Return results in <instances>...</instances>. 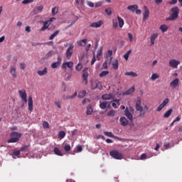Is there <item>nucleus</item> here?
Returning a JSON list of instances; mask_svg holds the SVG:
<instances>
[{"mask_svg":"<svg viewBox=\"0 0 182 182\" xmlns=\"http://www.w3.org/2000/svg\"><path fill=\"white\" fill-rule=\"evenodd\" d=\"M136 110H137V112H139V116H144V114H146V112L149 110V107H147V105H145L144 107L143 110V107H141V100H138L136 102Z\"/></svg>","mask_w":182,"mask_h":182,"instance_id":"obj_1","label":"nucleus"},{"mask_svg":"<svg viewBox=\"0 0 182 182\" xmlns=\"http://www.w3.org/2000/svg\"><path fill=\"white\" fill-rule=\"evenodd\" d=\"M171 16L166 18V21H176L177 18H178V14H180V9L178 7L175 6L171 9Z\"/></svg>","mask_w":182,"mask_h":182,"instance_id":"obj_2","label":"nucleus"},{"mask_svg":"<svg viewBox=\"0 0 182 182\" xmlns=\"http://www.w3.org/2000/svg\"><path fill=\"white\" fill-rule=\"evenodd\" d=\"M11 138L7 141V143H16L19 141V139L22 137V134H19L16 132H13L10 134Z\"/></svg>","mask_w":182,"mask_h":182,"instance_id":"obj_3","label":"nucleus"},{"mask_svg":"<svg viewBox=\"0 0 182 182\" xmlns=\"http://www.w3.org/2000/svg\"><path fill=\"white\" fill-rule=\"evenodd\" d=\"M109 155L113 159H115V160H122V159L124 157L123 154L120 153L117 150H112V151H109Z\"/></svg>","mask_w":182,"mask_h":182,"instance_id":"obj_4","label":"nucleus"},{"mask_svg":"<svg viewBox=\"0 0 182 182\" xmlns=\"http://www.w3.org/2000/svg\"><path fill=\"white\" fill-rule=\"evenodd\" d=\"M133 112H134V109L133 107H130L129 108H126L124 111V114L130 120L131 122H133Z\"/></svg>","mask_w":182,"mask_h":182,"instance_id":"obj_5","label":"nucleus"},{"mask_svg":"<svg viewBox=\"0 0 182 182\" xmlns=\"http://www.w3.org/2000/svg\"><path fill=\"white\" fill-rule=\"evenodd\" d=\"M75 46L73 44H70L69 47L68 48L65 52V56L67 59H70L72 58V55H73V49Z\"/></svg>","mask_w":182,"mask_h":182,"instance_id":"obj_6","label":"nucleus"},{"mask_svg":"<svg viewBox=\"0 0 182 182\" xmlns=\"http://www.w3.org/2000/svg\"><path fill=\"white\" fill-rule=\"evenodd\" d=\"M9 72H10V75H11L14 79H16V77H18V73H16V66L11 65Z\"/></svg>","mask_w":182,"mask_h":182,"instance_id":"obj_7","label":"nucleus"},{"mask_svg":"<svg viewBox=\"0 0 182 182\" xmlns=\"http://www.w3.org/2000/svg\"><path fill=\"white\" fill-rule=\"evenodd\" d=\"M18 93H19V96H20L21 99L23 100V102L26 103L28 102V100L26 99V97H27L26 91L25 90H20L18 91Z\"/></svg>","mask_w":182,"mask_h":182,"instance_id":"obj_8","label":"nucleus"},{"mask_svg":"<svg viewBox=\"0 0 182 182\" xmlns=\"http://www.w3.org/2000/svg\"><path fill=\"white\" fill-rule=\"evenodd\" d=\"M178 65H180V61L172 59L169 60V66L170 68H173L174 69H177Z\"/></svg>","mask_w":182,"mask_h":182,"instance_id":"obj_9","label":"nucleus"},{"mask_svg":"<svg viewBox=\"0 0 182 182\" xmlns=\"http://www.w3.org/2000/svg\"><path fill=\"white\" fill-rule=\"evenodd\" d=\"M101 98L102 100H113V99H114V95L113 93L104 94L102 95Z\"/></svg>","mask_w":182,"mask_h":182,"instance_id":"obj_10","label":"nucleus"},{"mask_svg":"<svg viewBox=\"0 0 182 182\" xmlns=\"http://www.w3.org/2000/svg\"><path fill=\"white\" fill-rule=\"evenodd\" d=\"M87 70H89V68H85L82 73V79L85 82V85H87V77H89V73H87Z\"/></svg>","mask_w":182,"mask_h":182,"instance_id":"obj_11","label":"nucleus"},{"mask_svg":"<svg viewBox=\"0 0 182 182\" xmlns=\"http://www.w3.org/2000/svg\"><path fill=\"white\" fill-rule=\"evenodd\" d=\"M143 9L144 11V13L143 14V19L144 21H146L149 16H150V11L149 10V8H147L146 6H144Z\"/></svg>","mask_w":182,"mask_h":182,"instance_id":"obj_12","label":"nucleus"},{"mask_svg":"<svg viewBox=\"0 0 182 182\" xmlns=\"http://www.w3.org/2000/svg\"><path fill=\"white\" fill-rule=\"evenodd\" d=\"M61 63H62V58L60 57H58L57 62L52 63L51 68L53 69H56L57 68H59V66H60Z\"/></svg>","mask_w":182,"mask_h":182,"instance_id":"obj_13","label":"nucleus"},{"mask_svg":"<svg viewBox=\"0 0 182 182\" xmlns=\"http://www.w3.org/2000/svg\"><path fill=\"white\" fill-rule=\"evenodd\" d=\"M110 60H111V65H112L113 69H114L115 70L119 69V60H117V59L113 60V58H111Z\"/></svg>","mask_w":182,"mask_h":182,"instance_id":"obj_14","label":"nucleus"},{"mask_svg":"<svg viewBox=\"0 0 182 182\" xmlns=\"http://www.w3.org/2000/svg\"><path fill=\"white\" fill-rule=\"evenodd\" d=\"M180 82V80L178 78H176L172 82H170V87L173 89H176L178 86V82Z\"/></svg>","mask_w":182,"mask_h":182,"instance_id":"obj_15","label":"nucleus"},{"mask_svg":"<svg viewBox=\"0 0 182 182\" xmlns=\"http://www.w3.org/2000/svg\"><path fill=\"white\" fill-rule=\"evenodd\" d=\"M103 25V21L102 20H100L95 23H92L90 24V28H100Z\"/></svg>","mask_w":182,"mask_h":182,"instance_id":"obj_16","label":"nucleus"},{"mask_svg":"<svg viewBox=\"0 0 182 182\" xmlns=\"http://www.w3.org/2000/svg\"><path fill=\"white\" fill-rule=\"evenodd\" d=\"M42 11H43V5H40L33 9V12H34L35 15H38V14H41V12H42Z\"/></svg>","mask_w":182,"mask_h":182,"instance_id":"obj_17","label":"nucleus"},{"mask_svg":"<svg viewBox=\"0 0 182 182\" xmlns=\"http://www.w3.org/2000/svg\"><path fill=\"white\" fill-rule=\"evenodd\" d=\"M159 37V33H155L151 36V46L154 45V42H156V39Z\"/></svg>","mask_w":182,"mask_h":182,"instance_id":"obj_18","label":"nucleus"},{"mask_svg":"<svg viewBox=\"0 0 182 182\" xmlns=\"http://www.w3.org/2000/svg\"><path fill=\"white\" fill-rule=\"evenodd\" d=\"M120 122V124L122 126L126 127L127 126V124H129V121L127 120V119L124 117H122L119 119Z\"/></svg>","mask_w":182,"mask_h":182,"instance_id":"obj_19","label":"nucleus"},{"mask_svg":"<svg viewBox=\"0 0 182 182\" xmlns=\"http://www.w3.org/2000/svg\"><path fill=\"white\" fill-rule=\"evenodd\" d=\"M28 110L29 112H32V110H33V100L31 96L28 97Z\"/></svg>","mask_w":182,"mask_h":182,"instance_id":"obj_20","label":"nucleus"},{"mask_svg":"<svg viewBox=\"0 0 182 182\" xmlns=\"http://www.w3.org/2000/svg\"><path fill=\"white\" fill-rule=\"evenodd\" d=\"M61 68L62 69H66V68H73V62L63 63Z\"/></svg>","mask_w":182,"mask_h":182,"instance_id":"obj_21","label":"nucleus"},{"mask_svg":"<svg viewBox=\"0 0 182 182\" xmlns=\"http://www.w3.org/2000/svg\"><path fill=\"white\" fill-rule=\"evenodd\" d=\"M134 87H132L129 88L128 90L125 91L124 92L122 93L123 96H129V95H132V93L134 92Z\"/></svg>","mask_w":182,"mask_h":182,"instance_id":"obj_22","label":"nucleus"},{"mask_svg":"<svg viewBox=\"0 0 182 182\" xmlns=\"http://www.w3.org/2000/svg\"><path fill=\"white\" fill-rule=\"evenodd\" d=\"M127 9L131 11V12H136V10L139 9V6L136 4L131 5L127 7Z\"/></svg>","mask_w":182,"mask_h":182,"instance_id":"obj_23","label":"nucleus"},{"mask_svg":"<svg viewBox=\"0 0 182 182\" xmlns=\"http://www.w3.org/2000/svg\"><path fill=\"white\" fill-rule=\"evenodd\" d=\"M53 152L56 156H60V157H62L63 156L62 151H60V149H59V148H58V147L54 148Z\"/></svg>","mask_w":182,"mask_h":182,"instance_id":"obj_24","label":"nucleus"},{"mask_svg":"<svg viewBox=\"0 0 182 182\" xmlns=\"http://www.w3.org/2000/svg\"><path fill=\"white\" fill-rule=\"evenodd\" d=\"M87 42V38H85V39L78 41L77 43L78 46H86Z\"/></svg>","mask_w":182,"mask_h":182,"instance_id":"obj_25","label":"nucleus"},{"mask_svg":"<svg viewBox=\"0 0 182 182\" xmlns=\"http://www.w3.org/2000/svg\"><path fill=\"white\" fill-rule=\"evenodd\" d=\"M159 29L161 31L162 33H164V32H167V31H168V26L166 24H162L160 26Z\"/></svg>","mask_w":182,"mask_h":182,"instance_id":"obj_26","label":"nucleus"},{"mask_svg":"<svg viewBox=\"0 0 182 182\" xmlns=\"http://www.w3.org/2000/svg\"><path fill=\"white\" fill-rule=\"evenodd\" d=\"M117 21L119 28H123V26L124 25V20H123L122 17L117 16Z\"/></svg>","mask_w":182,"mask_h":182,"instance_id":"obj_27","label":"nucleus"},{"mask_svg":"<svg viewBox=\"0 0 182 182\" xmlns=\"http://www.w3.org/2000/svg\"><path fill=\"white\" fill-rule=\"evenodd\" d=\"M38 75H39V76H45V75H46V73H48V68H44V69L43 70H38L37 72Z\"/></svg>","mask_w":182,"mask_h":182,"instance_id":"obj_28","label":"nucleus"},{"mask_svg":"<svg viewBox=\"0 0 182 182\" xmlns=\"http://www.w3.org/2000/svg\"><path fill=\"white\" fill-rule=\"evenodd\" d=\"M92 113H93V108L92 107V105H89L87 107V111H86V114L87 116L92 114Z\"/></svg>","mask_w":182,"mask_h":182,"instance_id":"obj_29","label":"nucleus"},{"mask_svg":"<svg viewBox=\"0 0 182 182\" xmlns=\"http://www.w3.org/2000/svg\"><path fill=\"white\" fill-rule=\"evenodd\" d=\"M43 27L41 28V31H46L49 28V25H50L48 21L43 22Z\"/></svg>","mask_w":182,"mask_h":182,"instance_id":"obj_30","label":"nucleus"},{"mask_svg":"<svg viewBox=\"0 0 182 182\" xmlns=\"http://www.w3.org/2000/svg\"><path fill=\"white\" fill-rule=\"evenodd\" d=\"M86 95H87L86 90L80 91L78 93V97L80 99H83V97H85Z\"/></svg>","mask_w":182,"mask_h":182,"instance_id":"obj_31","label":"nucleus"},{"mask_svg":"<svg viewBox=\"0 0 182 182\" xmlns=\"http://www.w3.org/2000/svg\"><path fill=\"white\" fill-rule=\"evenodd\" d=\"M115 114L116 112L114 109H112L107 113V116H108V117H114Z\"/></svg>","mask_w":182,"mask_h":182,"instance_id":"obj_32","label":"nucleus"},{"mask_svg":"<svg viewBox=\"0 0 182 182\" xmlns=\"http://www.w3.org/2000/svg\"><path fill=\"white\" fill-rule=\"evenodd\" d=\"M171 113H173V109H169L164 114V117L167 119V117H170Z\"/></svg>","mask_w":182,"mask_h":182,"instance_id":"obj_33","label":"nucleus"},{"mask_svg":"<svg viewBox=\"0 0 182 182\" xmlns=\"http://www.w3.org/2000/svg\"><path fill=\"white\" fill-rule=\"evenodd\" d=\"M95 87L98 89V90H103V85L102 84V82H97L96 83Z\"/></svg>","mask_w":182,"mask_h":182,"instance_id":"obj_34","label":"nucleus"},{"mask_svg":"<svg viewBox=\"0 0 182 182\" xmlns=\"http://www.w3.org/2000/svg\"><path fill=\"white\" fill-rule=\"evenodd\" d=\"M150 157H153V154H151L149 157H147V154H142L140 157V160H146V159H150Z\"/></svg>","mask_w":182,"mask_h":182,"instance_id":"obj_35","label":"nucleus"},{"mask_svg":"<svg viewBox=\"0 0 182 182\" xmlns=\"http://www.w3.org/2000/svg\"><path fill=\"white\" fill-rule=\"evenodd\" d=\"M59 30H57L55 33H53L49 38L50 41H53V39H55L58 35H59Z\"/></svg>","mask_w":182,"mask_h":182,"instance_id":"obj_36","label":"nucleus"},{"mask_svg":"<svg viewBox=\"0 0 182 182\" xmlns=\"http://www.w3.org/2000/svg\"><path fill=\"white\" fill-rule=\"evenodd\" d=\"M59 30H57L55 33H53L49 38L50 41H53V39H55L58 35H59Z\"/></svg>","mask_w":182,"mask_h":182,"instance_id":"obj_37","label":"nucleus"},{"mask_svg":"<svg viewBox=\"0 0 182 182\" xmlns=\"http://www.w3.org/2000/svg\"><path fill=\"white\" fill-rule=\"evenodd\" d=\"M59 30H57L55 33H53L49 38L50 41H53V39H55L58 35H59Z\"/></svg>","mask_w":182,"mask_h":182,"instance_id":"obj_38","label":"nucleus"},{"mask_svg":"<svg viewBox=\"0 0 182 182\" xmlns=\"http://www.w3.org/2000/svg\"><path fill=\"white\" fill-rule=\"evenodd\" d=\"M102 53H103V50L101 48L97 52V60H100V58H102Z\"/></svg>","mask_w":182,"mask_h":182,"instance_id":"obj_39","label":"nucleus"},{"mask_svg":"<svg viewBox=\"0 0 182 182\" xmlns=\"http://www.w3.org/2000/svg\"><path fill=\"white\" fill-rule=\"evenodd\" d=\"M125 75L126 76H132L133 77H137V73L134 72H127Z\"/></svg>","mask_w":182,"mask_h":182,"instance_id":"obj_40","label":"nucleus"},{"mask_svg":"<svg viewBox=\"0 0 182 182\" xmlns=\"http://www.w3.org/2000/svg\"><path fill=\"white\" fill-rule=\"evenodd\" d=\"M107 102H103L102 103L100 104V109H102V110H105V109H106V107H107Z\"/></svg>","mask_w":182,"mask_h":182,"instance_id":"obj_41","label":"nucleus"},{"mask_svg":"<svg viewBox=\"0 0 182 182\" xmlns=\"http://www.w3.org/2000/svg\"><path fill=\"white\" fill-rule=\"evenodd\" d=\"M66 136V132L64 131H60L58 133V137L59 139H63Z\"/></svg>","mask_w":182,"mask_h":182,"instance_id":"obj_42","label":"nucleus"},{"mask_svg":"<svg viewBox=\"0 0 182 182\" xmlns=\"http://www.w3.org/2000/svg\"><path fill=\"white\" fill-rule=\"evenodd\" d=\"M119 26V23H117V20L115 18L112 19V27L114 29H116Z\"/></svg>","mask_w":182,"mask_h":182,"instance_id":"obj_43","label":"nucleus"},{"mask_svg":"<svg viewBox=\"0 0 182 182\" xmlns=\"http://www.w3.org/2000/svg\"><path fill=\"white\" fill-rule=\"evenodd\" d=\"M159 77H160V75H159V74L157 73H154L152 74L151 77V80H156V79H159Z\"/></svg>","mask_w":182,"mask_h":182,"instance_id":"obj_44","label":"nucleus"},{"mask_svg":"<svg viewBox=\"0 0 182 182\" xmlns=\"http://www.w3.org/2000/svg\"><path fill=\"white\" fill-rule=\"evenodd\" d=\"M59 11V8L58 6H55L52 9V15L55 16L58 12Z\"/></svg>","mask_w":182,"mask_h":182,"instance_id":"obj_45","label":"nucleus"},{"mask_svg":"<svg viewBox=\"0 0 182 182\" xmlns=\"http://www.w3.org/2000/svg\"><path fill=\"white\" fill-rule=\"evenodd\" d=\"M104 134H105V136H107L108 137H112L113 139H114L115 137L113 133L110 132H105Z\"/></svg>","mask_w":182,"mask_h":182,"instance_id":"obj_46","label":"nucleus"},{"mask_svg":"<svg viewBox=\"0 0 182 182\" xmlns=\"http://www.w3.org/2000/svg\"><path fill=\"white\" fill-rule=\"evenodd\" d=\"M63 149L65 150V151H70V145L68 144H65L63 146Z\"/></svg>","mask_w":182,"mask_h":182,"instance_id":"obj_47","label":"nucleus"},{"mask_svg":"<svg viewBox=\"0 0 182 182\" xmlns=\"http://www.w3.org/2000/svg\"><path fill=\"white\" fill-rule=\"evenodd\" d=\"M107 75H109V71H102L100 74V77H105V76H107Z\"/></svg>","mask_w":182,"mask_h":182,"instance_id":"obj_48","label":"nucleus"},{"mask_svg":"<svg viewBox=\"0 0 182 182\" xmlns=\"http://www.w3.org/2000/svg\"><path fill=\"white\" fill-rule=\"evenodd\" d=\"M170 102V100L168 98L165 99L163 102L161 103V105L164 106V107H165V106H167V105H168V102Z\"/></svg>","mask_w":182,"mask_h":182,"instance_id":"obj_49","label":"nucleus"},{"mask_svg":"<svg viewBox=\"0 0 182 182\" xmlns=\"http://www.w3.org/2000/svg\"><path fill=\"white\" fill-rule=\"evenodd\" d=\"M105 14L108 16H110L112 15V8H108L105 9Z\"/></svg>","mask_w":182,"mask_h":182,"instance_id":"obj_50","label":"nucleus"},{"mask_svg":"<svg viewBox=\"0 0 182 182\" xmlns=\"http://www.w3.org/2000/svg\"><path fill=\"white\" fill-rule=\"evenodd\" d=\"M83 68V66L82 65V63H78L77 65L75 66V70H77L78 72L82 70V68Z\"/></svg>","mask_w":182,"mask_h":182,"instance_id":"obj_51","label":"nucleus"},{"mask_svg":"<svg viewBox=\"0 0 182 182\" xmlns=\"http://www.w3.org/2000/svg\"><path fill=\"white\" fill-rule=\"evenodd\" d=\"M128 38H129V42H133L134 41V38L133 37V34H132L131 33H128Z\"/></svg>","mask_w":182,"mask_h":182,"instance_id":"obj_52","label":"nucleus"},{"mask_svg":"<svg viewBox=\"0 0 182 182\" xmlns=\"http://www.w3.org/2000/svg\"><path fill=\"white\" fill-rule=\"evenodd\" d=\"M43 127L44 129H49V123L46 121L43 122Z\"/></svg>","mask_w":182,"mask_h":182,"instance_id":"obj_53","label":"nucleus"},{"mask_svg":"<svg viewBox=\"0 0 182 182\" xmlns=\"http://www.w3.org/2000/svg\"><path fill=\"white\" fill-rule=\"evenodd\" d=\"M53 53V51L52 50L48 51V53L46 55V59H49V58L52 56Z\"/></svg>","mask_w":182,"mask_h":182,"instance_id":"obj_54","label":"nucleus"},{"mask_svg":"<svg viewBox=\"0 0 182 182\" xmlns=\"http://www.w3.org/2000/svg\"><path fill=\"white\" fill-rule=\"evenodd\" d=\"M25 68H26V65L25 64V63H21L20 69H21V70H25Z\"/></svg>","mask_w":182,"mask_h":182,"instance_id":"obj_55","label":"nucleus"},{"mask_svg":"<svg viewBox=\"0 0 182 182\" xmlns=\"http://www.w3.org/2000/svg\"><path fill=\"white\" fill-rule=\"evenodd\" d=\"M55 105L58 107V109H62V104L59 101H55Z\"/></svg>","mask_w":182,"mask_h":182,"instance_id":"obj_56","label":"nucleus"},{"mask_svg":"<svg viewBox=\"0 0 182 182\" xmlns=\"http://www.w3.org/2000/svg\"><path fill=\"white\" fill-rule=\"evenodd\" d=\"M31 2H33V0H23L22 4L26 5V4H31Z\"/></svg>","mask_w":182,"mask_h":182,"instance_id":"obj_57","label":"nucleus"},{"mask_svg":"<svg viewBox=\"0 0 182 182\" xmlns=\"http://www.w3.org/2000/svg\"><path fill=\"white\" fill-rule=\"evenodd\" d=\"M29 149V145H25L21 148V151H25V150H28Z\"/></svg>","mask_w":182,"mask_h":182,"instance_id":"obj_58","label":"nucleus"},{"mask_svg":"<svg viewBox=\"0 0 182 182\" xmlns=\"http://www.w3.org/2000/svg\"><path fill=\"white\" fill-rule=\"evenodd\" d=\"M164 107V106L162 104H161V105L157 107V109H156L157 112H161V110H163Z\"/></svg>","mask_w":182,"mask_h":182,"instance_id":"obj_59","label":"nucleus"},{"mask_svg":"<svg viewBox=\"0 0 182 182\" xmlns=\"http://www.w3.org/2000/svg\"><path fill=\"white\" fill-rule=\"evenodd\" d=\"M95 62H96V55L93 54V57L91 61V65H95Z\"/></svg>","mask_w":182,"mask_h":182,"instance_id":"obj_60","label":"nucleus"},{"mask_svg":"<svg viewBox=\"0 0 182 182\" xmlns=\"http://www.w3.org/2000/svg\"><path fill=\"white\" fill-rule=\"evenodd\" d=\"M178 0H171L168 2L169 5H176L177 4Z\"/></svg>","mask_w":182,"mask_h":182,"instance_id":"obj_61","label":"nucleus"},{"mask_svg":"<svg viewBox=\"0 0 182 182\" xmlns=\"http://www.w3.org/2000/svg\"><path fill=\"white\" fill-rule=\"evenodd\" d=\"M82 150H83V148H82V146H80V145L77 146V151L78 153H80V151H82Z\"/></svg>","mask_w":182,"mask_h":182,"instance_id":"obj_62","label":"nucleus"},{"mask_svg":"<svg viewBox=\"0 0 182 182\" xmlns=\"http://www.w3.org/2000/svg\"><path fill=\"white\" fill-rule=\"evenodd\" d=\"M55 19H56V18L52 17L48 21H47V22L50 25V23H52L53 21H55Z\"/></svg>","mask_w":182,"mask_h":182,"instance_id":"obj_63","label":"nucleus"},{"mask_svg":"<svg viewBox=\"0 0 182 182\" xmlns=\"http://www.w3.org/2000/svg\"><path fill=\"white\" fill-rule=\"evenodd\" d=\"M21 154V151H15L13 152V155L14 156H19Z\"/></svg>","mask_w":182,"mask_h":182,"instance_id":"obj_64","label":"nucleus"}]
</instances>
